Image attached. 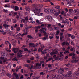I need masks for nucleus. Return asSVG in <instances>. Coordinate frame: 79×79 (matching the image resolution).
<instances>
[{"label":"nucleus","instance_id":"nucleus-1","mask_svg":"<svg viewBox=\"0 0 79 79\" xmlns=\"http://www.w3.org/2000/svg\"><path fill=\"white\" fill-rule=\"evenodd\" d=\"M32 11H34L35 15L37 16H40L43 15V13H40L41 11V10L40 9H35L33 10H32Z\"/></svg>","mask_w":79,"mask_h":79},{"label":"nucleus","instance_id":"nucleus-2","mask_svg":"<svg viewBox=\"0 0 79 79\" xmlns=\"http://www.w3.org/2000/svg\"><path fill=\"white\" fill-rule=\"evenodd\" d=\"M71 3H75V1L74 0H67V6H68V7L71 6Z\"/></svg>","mask_w":79,"mask_h":79},{"label":"nucleus","instance_id":"nucleus-3","mask_svg":"<svg viewBox=\"0 0 79 79\" xmlns=\"http://www.w3.org/2000/svg\"><path fill=\"white\" fill-rule=\"evenodd\" d=\"M6 32H4L3 33V34H6V33L7 34H9L10 35H12L11 34H13V32H11V31H10V30L9 29H6Z\"/></svg>","mask_w":79,"mask_h":79},{"label":"nucleus","instance_id":"nucleus-4","mask_svg":"<svg viewBox=\"0 0 79 79\" xmlns=\"http://www.w3.org/2000/svg\"><path fill=\"white\" fill-rule=\"evenodd\" d=\"M41 65H42V62H40L39 64V63H37L36 66L34 65V67L35 68H37V69H40L41 68Z\"/></svg>","mask_w":79,"mask_h":79},{"label":"nucleus","instance_id":"nucleus-5","mask_svg":"<svg viewBox=\"0 0 79 79\" xmlns=\"http://www.w3.org/2000/svg\"><path fill=\"white\" fill-rule=\"evenodd\" d=\"M22 53H23V51L20 50L18 53L17 54V57L18 58H21V57H22L23 56V55H21V54H22Z\"/></svg>","mask_w":79,"mask_h":79},{"label":"nucleus","instance_id":"nucleus-6","mask_svg":"<svg viewBox=\"0 0 79 79\" xmlns=\"http://www.w3.org/2000/svg\"><path fill=\"white\" fill-rule=\"evenodd\" d=\"M45 19H48L49 21H52V20H53V19H52V17L49 15L46 16L45 17Z\"/></svg>","mask_w":79,"mask_h":79},{"label":"nucleus","instance_id":"nucleus-7","mask_svg":"<svg viewBox=\"0 0 79 79\" xmlns=\"http://www.w3.org/2000/svg\"><path fill=\"white\" fill-rule=\"evenodd\" d=\"M58 53V51L55 49L52 52L50 53V55L51 56H53L54 55H56Z\"/></svg>","mask_w":79,"mask_h":79},{"label":"nucleus","instance_id":"nucleus-8","mask_svg":"<svg viewBox=\"0 0 79 79\" xmlns=\"http://www.w3.org/2000/svg\"><path fill=\"white\" fill-rule=\"evenodd\" d=\"M44 11L45 13H46L49 14V13H52V9H46L44 10Z\"/></svg>","mask_w":79,"mask_h":79},{"label":"nucleus","instance_id":"nucleus-9","mask_svg":"<svg viewBox=\"0 0 79 79\" xmlns=\"http://www.w3.org/2000/svg\"><path fill=\"white\" fill-rule=\"evenodd\" d=\"M64 71V70L63 69H60L58 70L59 73L61 74H63V73Z\"/></svg>","mask_w":79,"mask_h":79},{"label":"nucleus","instance_id":"nucleus-10","mask_svg":"<svg viewBox=\"0 0 79 79\" xmlns=\"http://www.w3.org/2000/svg\"><path fill=\"white\" fill-rule=\"evenodd\" d=\"M61 13V12L60 10H58V12H56L54 13V16H56L57 17L58 16H59V15Z\"/></svg>","mask_w":79,"mask_h":79},{"label":"nucleus","instance_id":"nucleus-11","mask_svg":"<svg viewBox=\"0 0 79 79\" xmlns=\"http://www.w3.org/2000/svg\"><path fill=\"white\" fill-rule=\"evenodd\" d=\"M18 50H19V48H14L13 49V51L14 53H17L18 51Z\"/></svg>","mask_w":79,"mask_h":79},{"label":"nucleus","instance_id":"nucleus-12","mask_svg":"<svg viewBox=\"0 0 79 79\" xmlns=\"http://www.w3.org/2000/svg\"><path fill=\"white\" fill-rule=\"evenodd\" d=\"M5 44H6V45H8V44H9V49H11V45L10 43H9V41H6Z\"/></svg>","mask_w":79,"mask_h":79},{"label":"nucleus","instance_id":"nucleus-13","mask_svg":"<svg viewBox=\"0 0 79 79\" xmlns=\"http://www.w3.org/2000/svg\"><path fill=\"white\" fill-rule=\"evenodd\" d=\"M71 74H72V73H71V72L70 71H69L67 73L66 77H70V76H71Z\"/></svg>","mask_w":79,"mask_h":79},{"label":"nucleus","instance_id":"nucleus-14","mask_svg":"<svg viewBox=\"0 0 79 79\" xmlns=\"http://www.w3.org/2000/svg\"><path fill=\"white\" fill-rule=\"evenodd\" d=\"M5 71L4 70H2V71H0V77L2 76L3 74H5Z\"/></svg>","mask_w":79,"mask_h":79},{"label":"nucleus","instance_id":"nucleus-15","mask_svg":"<svg viewBox=\"0 0 79 79\" xmlns=\"http://www.w3.org/2000/svg\"><path fill=\"white\" fill-rule=\"evenodd\" d=\"M58 77H59V75L57 74H55L54 75L52 76V79H53V78H54L55 79H57Z\"/></svg>","mask_w":79,"mask_h":79},{"label":"nucleus","instance_id":"nucleus-16","mask_svg":"<svg viewBox=\"0 0 79 79\" xmlns=\"http://www.w3.org/2000/svg\"><path fill=\"white\" fill-rule=\"evenodd\" d=\"M45 26H47V27L49 29H52V27H51V26L52 25L51 24H45Z\"/></svg>","mask_w":79,"mask_h":79},{"label":"nucleus","instance_id":"nucleus-17","mask_svg":"<svg viewBox=\"0 0 79 79\" xmlns=\"http://www.w3.org/2000/svg\"><path fill=\"white\" fill-rule=\"evenodd\" d=\"M14 76H15V77H16V78L17 79H19V75H18V74H16V73H14Z\"/></svg>","mask_w":79,"mask_h":79},{"label":"nucleus","instance_id":"nucleus-18","mask_svg":"<svg viewBox=\"0 0 79 79\" xmlns=\"http://www.w3.org/2000/svg\"><path fill=\"white\" fill-rule=\"evenodd\" d=\"M42 40H46L47 39H48V36L47 35L46 36H45L42 38Z\"/></svg>","mask_w":79,"mask_h":79},{"label":"nucleus","instance_id":"nucleus-19","mask_svg":"<svg viewBox=\"0 0 79 79\" xmlns=\"http://www.w3.org/2000/svg\"><path fill=\"white\" fill-rule=\"evenodd\" d=\"M73 74L75 76H79V70L77 72H75L73 73Z\"/></svg>","mask_w":79,"mask_h":79},{"label":"nucleus","instance_id":"nucleus-20","mask_svg":"<svg viewBox=\"0 0 79 79\" xmlns=\"http://www.w3.org/2000/svg\"><path fill=\"white\" fill-rule=\"evenodd\" d=\"M58 25L60 28H63L64 27V25H61L60 23H58Z\"/></svg>","mask_w":79,"mask_h":79},{"label":"nucleus","instance_id":"nucleus-21","mask_svg":"<svg viewBox=\"0 0 79 79\" xmlns=\"http://www.w3.org/2000/svg\"><path fill=\"white\" fill-rule=\"evenodd\" d=\"M14 10L15 11H17L19 10V7H18L17 6H15V7Z\"/></svg>","mask_w":79,"mask_h":79},{"label":"nucleus","instance_id":"nucleus-22","mask_svg":"<svg viewBox=\"0 0 79 79\" xmlns=\"http://www.w3.org/2000/svg\"><path fill=\"white\" fill-rule=\"evenodd\" d=\"M44 28H42V29H41L39 30V32L40 34H42V33H43V32L44 31Z\"/></svg>","mask_w":79,"mask_h":79},{"label":"nucleus","instance_id":"nucleus-23","mask_svg":"<svg viewBox=\"0 0 79 79\" xmlns=\"http://www.w3.org/2000/svg\"><path fill=\"white\" fill-rule=\"evenodd\" d=\"M8 62H7L6 59L4 60L3 61V64H8Z\"/></svg>","mask_w":79,"mask_h":79},{"label":"nucleus","instance_id":"nucleus-24","mask_svg":"<svg viewBox=\"0 0 79 79\" xmlns=\"http://www.w3.org/2000/svg\"><path fill=\"white\" fill-rule=\"evenodd\" d=\"M36 23H38L39 24H43V22H40L38 20H36Z\"/></svg>","mask_w":79,"mask_h":79},{"label":"nucleus","instance_id":"nucleus-25","mask_svg":"<svg viewBox=\"0 0 79 79\" xmlns=\"http://www.w3.org/2000/svg\"><path fill=\"white\" fill-rule=\"evenodd\" d=\"M61 15H64V16H66V14L64 13V11H62V12L61 13Z\"/></svg>","mask_w":79,"mask_h":79},{"label":"nucleus","instance_id":"nucleus-26","mask_svg":"<svg viewBox=\"0 0 79 79\" xmlns=\"http://www.w3.org/2000/svg\"><path fill=\"white\" fill-rule=\"evenodd\" d=\"M74 11H75V14L76 13H78L79 12V10L78 9H75L74 10Z\"/></svg>","mask_w":79,"mask_h":79},{"label":"nucleus","instance_id":"nucleus-27","mask_svg":"<svg viewBox=\"0 0 79 79\" xmlns=\"http://www.w3.org/2000/svg\"><path fill=\"white\" fill-rule=\"evenodd\" d=\"M32 77H33V79H38L39 78V77H35V76H33Z\"/></svg>","mask_w":79,"mask_h":79},{"label":"nucleus","instance_id":"nucleus-28","mask_svg":"<svg viewBox=\"0 0 79 79\" xmlns=\"http://www.w3.org/2000/svg\"><path fill=\"white\" fill-rule=\"evenodd\" d=\"M25 8L27 11H29V10H30V8H29V7L28 6H26L25 7Z\"/></svg>","mask_w":79,"mask_h":79},{"label":"nucleus","instance_id":"nucleus-29","mask_svg":"<svg viewBox=\"0 0 79 79\" xmlns=\"http://www.w3.org/2000/svg\"><path fill=\"white\" fill-rule=\"evenodd\" d=\"M33 47H37L38 45H39V44L38 43H36L35 44H34V43H33Z\"/></svg>","mask_w":79,"mask_h":79},{"label":"nucleus","instance_id":"nucleus-30","mask_svg":"<svg viewBox=\"0 0 79 79\" xmlns=\"http://www.w3.org/2000/svg\"><path fill=\"white\" fill-rule=\"evenodd\" d=\"M69 27H70L71 26V23L70 22H68L67 23Z\"/></svg>","mask_w":79,"mask_h":79},{"label":"nucleus","instance_id":"nucleus-31","mask_svg":"<svg viewBox=\"0 0 79 79\" xmlns=\"http://www.w3.org/2000/svg\"><path fill=\"white\" fill-rule=\"evenodd\" d=\"M38 6V5L37 4H33V5H32V6H33L34 7H36V6Z\"/></svg>","mask_w":79,"mask_h":79},{"label":"nucleus","instance_id":"nucleus-32","mask_svg":"<svg viewBox=\"0 0 79 79\" xmlns=\"http://www.w3.org/2000/svg\"><path fill=\"white\" fill-rule=\"evenodd\" d=\"M29 47H31V46H32V47H34V45L33 44V43H30L29 44Z\"/></svg>","mask_w":79,"mask_h":79},{"label":"nucleus","instance_id":"nucleus-33","mask_svg":"<svg viewBox=\"0 0 79 79\" xmlns=\"http://www.w3.org/2000/svg\"><path fill=\"white\" fill-rule=\"evenodd\" d=\"M35 19L34 20L31 21L30 22L31 23L34 24V23H35Z\"/></svg>","mask_w":79,"mask_h":79},{"label":"nucleus","instance_id":"nucleus-34","mask_svg":"<svg viewBox=\"0 0 79 79\" xmlns=\"http://www.w3.org/2000/svg\"><path fill=\"white\" fill-rule=\"evenodd\" d=\"M3 11L4 13H8V10L5 9H3Z\"/></svg>","mask_w":79,"mask_h":79},{"label":"nucleus","instance_id":"nucleus-35","mask_svg":"<svg viewBox=\"0 0 79 79\" xmlns=\"http://www.w3.org/2000/svg\"><path fill=\"white\" fill-rule=\"evenodd\" d=\"M12 61H18V59H17V58L16 57H15L12 59Z\"/></svg>","mask_w":79,"mask_h":79},{"label":"nucleus","instance_id":"nucleus-36","mask_svg":"<svg viewBox=\"0 0 79 79\" xmlns=\"http://www.w3.org/2000/svg\"><path fill=\"white\" fill-rule=\"evenodd\" d=\"M8 66H9V68H10L11 67V62H10L8 65Z\"/></svg>","mask_w":79,"mask_h":79},{"label":"nucleus","instance_id":"nucleus-37","mask_svg":"<svg viewBox=\"0 0 79 79\" xmlns=\"http://www.w3.org/2000/svg\"><path fill=\"white\" fill-rule=\"evenodd\" d=\"M54 29L56 31H58L59 30L58 28L57 27H54Z\"/></svg>","mask_w":79,"mask_h":79},{"label":"nucleus","instance_id":"nucleus-38","mask_svg":"<svg viewBox=\"0 0 79 79\" xmlns=\"http://www.w3.org/2000/svg\"><path fill=\"white\" fill-rule=\"evenodd\" d=\"M69 50H66L65 51V52H64V54H65V53H69Z\"/></svg>","mask_w":79,"mask_h":79},{"label":"nucleus","instance_id":"nucleus-39","mask_svg":"<svg viewBox=\"0 0 79 79\" xmlns=\"http://www.w3.org/2000/svg\"><path fill=\"white\" fill-rule=\"evenodd\" d=\"M5 8H10V5L8 6L6 5H5L4 6Z\"/></svg>","mask_w":79,"mask_h":79},{"label":"nucleus","instance_id":"nucleus-40","mask_svg":"<svg viewBox=\"0 0 79 79\" xmlns=\"http://www.w3.org/2000/svg\"><path fill=\"white\" fill-rule=\"evenodd\" d=\"M75 15L77 16V17H79V12H77V13H76Z\"/></svg>","mask_w":79,"mask_h":79},{"label":"nucleus","instance_id":"nucleus-41","mask_svg":"<svg viewBox=\"0 0 79 79\" xmlns=\"http://www.w3.org/2000/svg\"><path fill=\"white\" fill-rule=\"evenodd\" d=\"M59 33H60V30H59L56 31V35H58Z\"/></svg>","mask_w":79,"mask_h":79},{"label":"nucleus","instance_id":"nucleus-42","mask_svg":"<svg viewBox=\"0 0 79 79\" xmlns=\"http://www.w3.org/2000/svg\"><path fill=\"white\" fill-rule=\"evenodd\" d=\"M7 75L10 78H11L12 77V76L11 75H10L9 74H7Z\"/></svg>","mask_w":79,"mask_h":79},{"label":"nucleus","instance_id":"nucleus-43","mask_svg":"<svg viewBox=\"0 0 79 79\" xmlns=\"http://www.w3.org/2000/svg\"><path fill=\"white\" fill-rule=\"evenodd\" d=\"M63 56V52H60V57H62V56Z\"/></svg>","mask_w":79,"mask_h":79},{"label":"nucleus","instance_id":"nucleus-44","mask_svg":"<svg viewBox=\"0 0 79 79\" xmlns=\"http://www.w3.org/2000/svg\"><path fill=\"white\" fill-rule=\"evenodd\" d=\"M42 53H43V54L47 53V52H46V50H44L43 52H42Z\"/></svg>","mask_w":79,"mask_h":79},{"label":"nucleus","instance_id":"nucleus-45","mask_svg":"<svg viewBox=\"0 0 79 79\" xmlns=\"http://www.w3.org/2000/svg\"><path fill=\"white\" fill-rule=\"evenodd\" d=\"M55 8L56 9H60V7L59 6H57L55 7Z\"/></svg>","mask_w":79,"mask_h":79},{"label":"nucleus","instance_id":"nucleus-46","mask_svg":"<svg viewBox=\"0 0 79 79\" xmlns=\"http://www.w3.org/2000/svg\"><path fill=\"white\" fill-rule=\"evenodd\" d=\"M13 23H16V20L15 19H13Z\"/></svg>","mask_w":79,"mask_h":79},{"label":"nucleus","instance_id":"nucleus-47","mask_svg":"<svg viewBox=\"0 0 79 79\" xmlns=\"http://www.w3.org/2000/svg\"><path fill=\"white\" fill-rule=\"evenodd\" d=\"M44 74H45V73H44L43 72L40 73V75H44Z\"/></svg>","mask_w":79,"mask_h":79},{"label":"nucleus","instance_id":"nucleus-48","mask_svg":"<svg viewBox=\"0 0 79 79\" xmlns=\"http://www.w3.org/2000/svg\"><path fill=\"white\" fill-rule=\"evenodd\" d=\"M21 35V33H19L18 34H17L16 35V37H19V36H20V35Z\"/></svg>","mask_w":79,"mask_h":79},{"label":"nucleus","instance_id":"nucleus-49","mask_svg":"<svg viewBox=\"0 0 79 79\" xmlns=\"http://www.w3.org/2000/svg\"><path fill=\"white\" fill-rule=\"evenodd\" d=\"M38 6H39L40 8H42V7H43V6H44L43 5H42V4H39V5H38Z\"/></svg>","mask_w":79,"mask_h":79},{"label":"nucleus","instance_id":"nucleus-50","mask_svg":"<svg viewBox=\"0 0 79 79\" xmlns=\"http://www.w3.org/2000/svg\"><path fill=\"white\" fill-rule=\"evenodd\" d=\"M68 19H66L65 20V23L66 24V23H68Z\"/></svg>","mask_w":79,"mask_h":79},{"label":"nucleus","instance_id":"nucleus-51","mask_svg":"<svg viewBox=\"0 0 79 79\" xmlns=\"http://www.w3.org/2000/svg\"><path fill=\"white\" fill-rule=\"evenodd\" d=\"M15 43L14 42H12V44L13 45L14 47H16V44H15Z\"/></svg>","mask_w":79,"mask_h":79},{"label":"nucleus","instance_id":"nucleus-52","mask_svg":"<svg viewBox=\"0 0 79 79\" xmlns=\"http://www.w3.org/2000/svg\"><path fill=\"white\" fill-rule=\"evenodd\" d=\"M27 37H28V38H29V39H32V37L30 35H28L27 36Z\"/></svg>","mask_w":79,"mask_h":79},{"label":"nucleus","instance_id":"nucleus-53","mask_svg":"<svg viewBox=\"0 0 79 79\" xmlns=\"http://www.w3.org/2000/svg\"><path fill=\"white\" fill-rule=\"evenodd\" d=\"M65 65L66 66H69L70 65V63H68V64H66Z\"/></svg>","mask_w":79,"mask_h":79},{"label":"nucleus","instance_id":"nucleus-54","mask_svg":"<svg viewBox=\"0 0 79 79\" xmlns=\"http://www.w3.org/2000/svg\"><path fill=\"white\" fill-rule=\"evenodd\" d=\"M73 10L72 9H69V12H70V13H72V12H73Z\"/></svg>","mask_w":79,"mask_h":79},{"label":"nucleus","instance_id":"nucleus-55","mask_svg":"<svg viewBox=\"0 0 79 79\" xmlns=\"http://www.w3.org/2000/svg\"><path fill=\"white\" fill-rule=\"evenodd\" d=\"M71 45H75V44H74V42L73 41H71Z\"/></svg>","mask_w":79,"mask_h":79},{"label":"nucleus","instance_id":"nucleus-56","mask_svg":"<svg viewBox=\"0 0 79 79\" xmlns=\"http://www.w3.org/2000/svg\"><path fill=\"white\" fill-rule=\"evenodd\" d=\"M7 20L9 22H10V23L11 21V20L10 19H7Z\"/></svg>","mask_w":79,"mask_h":79},{"label":"nucleus","instance_id":"nucleus-57","mask_svg":"<svg viewBox=\"0 0 79 79\" xmlns=\"http://www.w3.org/2000/svg\"><path fill=\"white\" fill-rule=\"evenodd\" d=\"M41 27L40 26H37L36 27V29H40Z\"/></svg>","mask_w":79,"mask_h":79},{"label":"nucleus","instance_id":"nucleus-58","mask_svg":"<svg viewBox=\"0 0 79 79\" xmlns=\"http://www.w3.org/2000/svg\"><path fill=\"white\" fill-rule=\"evenodd\" d=\"M16 71H18L19 70V68H18V66H17L15 69Z\"/></svg>","mask_w":79,"mask_h":79},{"label":"nucleus","instance_id":"nucleus-59","mask_svg":"<svg viewBox=\"0 0 79 79\" xmlns=\"http://www.w3.org/2000/svg\"><path fill=\"white\" fill-rule=\"evenodd\" d=\"M49 39H53V38H54V37L53 36H49Z\"/></svg>","mask_w":79,"mask_h":79},{"label":"nucleus","instance_id":"nucleus-60","mask_svg":"<svg viewBox=\"0 0 79 79\" xmlns=\"http://www.w3.org/2000/svg\"><path fill=\"white\" fill-rule=\"evenodd\" d=\"M56 60H60V58H59V57L57 56L56 57Z\"/></svg>","mask_w":79,"mask_h":79},{"label":"nucleus","instance_id":"nucleus-61","mask_svg":"<svg viewBox=\"0 0 79 79\" xmlns=\"http://www.w3.org/2000/svg\"><path fill=\"white\" fill-rule=\"evenodd\" d=\"M20 27H18L17 28V31H20Z\"/></svg>","mask_w":79,"mask_h":79},{"label":"nucleus","instance_id":"nucleus-62","mask_svg":"<svg viewBox=\"0 0 79 79\" xmlns=\"http://www.w3.org/2000/svg\"><path fill=\"white\" fill-rule=\"evenodd\" d=\"M73 48H74V47H73V48H71L70 49V50H71V51L72 52H73V51L74 50V49Z\"/></svg>","mask_w":79,"mask_h":79},{"label":"nucleus","instance_id":"nucleus-63","mask_svg":"<svg viewBox=\"0 0 79 79\" xmlns=\"http://www.w3.org/2000/svg\"><path fill=\"white\" fill-rule=\"evenodd\" d=\"M3 25L5 27H7V24H4Z\"/></svg>","mask_w":79,"mask_h":79},{"label":"nucleus","instance_id":"nucleus-64","mask_svg":"<svg viewBox=\"0 0 79 79\" xmlns=\"http://www.w3.org/2000/svg\"><path fill=\"white\" fill-rule=\"evenodd\" d=\"M20 79H23V75H21V76H20Z\"/></svg>","mask_w":79,"mask_h":79}]
</instances>
